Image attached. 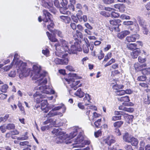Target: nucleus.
<instances>
[{
    "mask_svg": "<svg viewBox=\"0 0 150 150\" xmlns=\"http://www.w3.org/2000/svg\"><path fill=\"white\" fill-rule=\"evenodd\" d=\"M32 76L33 79L36 80V83L38 85L42 86H38L37 88L42 92L46 93H53L54 91L52 88L50 86H45L47 82V79L45 77L47 73L45 71H41V67L38 64L34 65L33 67Z\"/></svg>",
    "mask_w": 150,
    "mask_h": 150,
    "instance_id": "1",
    "label": "nucleus"
},
{
    "mask_svg": "<svg viewBox=\"0 0 150 150\" xmlns=\"http://www.w3.org/2000/svg\"><path fill=\"white\" fill-rule=\"evenodd\" d=\"M12 62L14 64L15 62L14 65L18 68L17 69L20 79H23L24 77H26L29 75L31 71L30 69L27 67L26 63L19 60L17 54H15Z\"/></svg>",
    "mask_w": 150,
    "mask_h": 150,
    "instance_id": "2",
    "label": "nucleus"
},
{
    "mask_svg": "<svg viewBox=\"0 0 150 150\" xmlns=\"http://www.w3.org/2000/svg\"><path fill=\"white\" fill-rule=\"evenodd\" d=\"M52 133L54 137H57L55 141L57 144L66 142L67 140H69L68 135L59 128H54L52 131Z\"/></svg>",
    "mask_w": 150,
    "mask_h": 150,
    "instance_id": "3",
    "label": "nucleus"
},
{
    "mask_svg": "<svg viewBox=\"0 0 150 150\" xmlns=\"http://www.w3.org/2000/svg\"><path fill=\"white\" fill-rule=\"evenodd\" d=\"M60 41V43H56L54 46L57 51H58V52L61 53V57L63 56V52L68 50V43L63 39H61Z\"/></svg>",
    "mask_w": 150,
    "mask_h": 150,
    "instance_id": "4",
    "label": "nucleus"
},
{
    "mask_svg": "<svg viewBox=\"0 0 150 150\" xmlns=\"http://www.w3.org/2000/svg\"><path fill=\"white\" fill-rule=\"evenodd\" d=\"M43 13L46 18L43 19L42 21L45 23V25H47L48 29L52 32V29L54 28V25L53 21L50 19L51 15L46 10H43Z\"/></svg>",
    "mask_w": 150,
    "mask_h": 150,
    "instance_id": "5",
    "label": "nucleus"
},
{
    "mask_svg": "<svg viewBox=\"0 0 150 150\" xmlns=\"http://www.w3.org/2000/svg\"><path fill=\"white\" fill-rule=\"evenodd\" d=\"M42 86L41 85H38V86H37L35 88V89L37 90H39L41 93H40L39 92V91H37L36 93H34L33 95V98L37 103H40V102H42V101L44 100H43L42 99L43 98H46V95L45 94H53L54 93V92L53 93H49L47 94L46 93H44L43 92H41L40 90H39V88H37L39 86Z\"/></svg>",
    "mask_w": 150,
    "mask_h": 150,
    "instance_id": "6",
    "label": "nucleus"
},
{
    "mask_svg": "<svg viewBox=\"0 0 150 150\" xmlns=\"http://www.w3.org/2000/svg\"><path fill=\"white\" fill-rule=\"evenodd\" d=\"M69 86L74 90H76L78 88L81 86L80 81L71 77L69 79H65Z\"/></svg>",
    "mask_w": 150,
    "mask_h": 150,
    "instance_id": "7",
    "label": "nucleus"
},
{
    "mask_svg": "<svg viewBox=\"0 0 150 150\" xmlns=\"http://www.w3.org/2000/svg\"><path fill=\"white\" fill-rule=\"evenodd\" d=\"M48 123H50L49 125H45L41 127V129L42 131H45L46 130H48L53 126H56V125H55L56 122L53 119L51 118L43 122L44 125H47Z\"/></svg>",
    "mask_w": 150,
    "mask_h": 150,
    "instance_id": "8",
    "label": "nucleus"
},
{
    "mask_svg": "<svg viewBox=\"0 0 150 150\" xmlns=\"http://www.w3.org/2000/svg\"><path fill=\"white\" fill-rule=\"evenodd\" d=\"M40 1L43 6L47 8L51 12L54 13V10L52 8L53 4L52 0H46V1L45 0H40Z\"/></svg>",
    "mask_w": 150,
    "mask_h": 150,
    "instance_id": "9",
    "label": "nucleus"
},
{
    "mask_svg": "<svg viewBox=\"0 0 150 150\" xmlns=\"http://www.w3.org/2000/svg\"><path fill=\"white\" fill-rule=\"evenodd\" d=\"M41 108L44 112H47L49 110L54 107L53 105H49L46 100H44L41 102Z\"/></svg>",
    "mask_w": 150,
    "mask_h": 150,
    "instance_id": "10",
    "label": "nucleus"
},
{
    "mask_svg": "<svg viewBox=\"0 0 150 150\" xmlns=\"http://www.w3.org/2000/svg\"><path fill=\"white\" fill-rule=\"evenodd\" d=\"M73 131L72 132L69 136V139L70 138L74 137L77 134V133H79V135H83V131L81 128L79 127H76L73 128Z\"/></svg>",
    "mask_w": 150,
    "mask_h": 150,
    "instance_id": "11",
    "label": "nucleus"
},
{
    "mask_svg": "<svg viewBox=\"0 0 150 150\" xmlns=\"http://www.w3.org/2000/svg\"><path fill=\"white\" fill-rule=\"evenodd\" d=\"M84 139L83 136L82 135H78L76 138L73 139L74 143L73 147H79L80 144L83 143Z\"/></svg>",
    "mask_w": 150,
    "mask_h": 150,
    "instance_id": "12",
    "label": "nucleus"
},
{
    "mask_svg": "<svg viewBox=\"0 0 150 150\" xmlns=\"http://www.w3.org/2000/svg\"><path fill=\"white\" fill-rule=\"evenodd\" d=\"M103 141L105 144H107L108 145H109V150H112V149L110 146L112 143L115 142V140L113 137L112 136H108L106 138L104 139Z\"/></svg>",
    "mask_w": 150,
    "mask_h": 150,
    "instance_id": "13",
    "label": "nucleus"
},
{
    "mask_svg": "<svg viewBox=\"0 0 150 150\" xmlns=\"http://www.w3.org/2000/svg\"><path fill=\"white\" fill-rule=\"evenodd\" d=\"M85 105H89V104H85ZM87 110L85 111V113L86 115L89 117V115L91 113H92L91 110H96V108L93 105H89L86 108Z\"/></svg>",
    "mask_w": 150,
    "mask_h": 150,
    "instance_id": "14",
    "label": "nucleus"
},
{
    "mask_svg": "<svg viewBox=\"0 0 150 150\" xmlns=\"http://www.w3.org/2000/svg\"><path fill=\"white\" fill-rule=\"evenodd\" d=\"M139 36L138 35H134L127 36L126 38V40L128 42H134L137 39H138Z\"/></svg>",
    "mask_w": 150,
    "mask_h": 150,
    "instance_id": "15",
    "label": "nucleus"
},
{
    "mask_svg": "<svg viewBox=\"0 0 150 150\" xmlns=\"http://www.w3.org/2000/svg\"><path fill=\"white\" fill-rule=\"evenodd\" d=\"M130 33V32L128 30L123 31L117 34V37L120 39H122L126 36L129 35Z\"/></svg>",
    "mask_w": 150,
    "mask_h": 150,
    "instance_id": "16",
    "label": "nucleus"
},
{
    "mask_svg": "<svg viewBox=\"0 0 150 150\" xmlns=\"http://www.w3.org/2000/svg\"><path fill=\"white\" fill-rule=\"evenodd\" d=\"M146 64H144L140 65L139 63H135L134 64V69L136 71H142V69L146 67Z\"/></svg>",
    "mask_w": 150,
    "mask_h": 150,
    "instance_id": "17",
    "label": "nucleus"
},
{
    "mask_svg": "<svg viewBox=\"0 0 150 150\" xmlns=\"http://www.w3.org/2000/svg\"><path fill=\"white\" fill-rule=\"evenodd\" d=\"M114 7L119 9V11L122 13L124 12L125 10V6L123 4H117L114 5Z\"/></svg>",
    "mask_w": 150,
    "mask_h": 150,
    "instance_id": "18",
    "label": "nucleus"
},
{
    "mask_svg": "<svg viewBox=\"0 0 150 150\" xmlns=\"http://www.w3.org/2000/svg\"><path fill=\"white\" fill-rule=\"evenodd\" d=\"M133 137L129 135L127 132H125L124 134L123 135V140L125 142L130 143Z\"/></svg>",
    "mask_w": 150,
    "mask_h": 150,
    "instance_id": "19",
    "label": "nucleus"
},
{
    "mask_svg": "<svg viewBox=\"0 0 150 150\" xmlns=\"http://www.w3.org/2000/svg\"><path fill=\"white\" fill-rule=\"evenodd\" d=\"M57 115H59L60 116H62L63 115L60 112H58L52 109L47 114V116L48 117H51Z\"/></svg>",
    "mask_w": 150,
    "mask_h": 150,
    "instance_id": "20",
    "label": "nucleus"
},
{
    "mask_svg": "<svg viewBox=\"0 0 150 150\" xmlns=\"http://www.w3.org/2000/svg\"><path fill=\"white\" fill-rule=\"evenodd\" d=\"M124 117V118L126 120V121H127L128 123H130V122H131L133 118V116L132 115H129L127 114L122 113L121 114Z\"/></svg>",
    "mask_w": 150,
    "mask_h": 150,
    "instance_id": "21",
    "label": "nucleus"
},
{
    "mask_svg": "<svg viewBox=\"0 0 150 150\" xmlns=\"http://www.w3.org/2000/svg\"><path fill=\"white\" fill-rule=\"evenodd\" d=\"M77 47L74 45H72L70 49L68 47V50L66 51V52H67L70 54H74L76 52V51L77 50Z\"/></svg>",
    "mask_w": 150,
    "mask_h": 150,
    "instance_id": "22",
    "label": "nucleus"
},
{
    "mask_svg": "<svg viewBox=\"0 0 150 150\" xmlns=\"http://www.w3.org/2000/svg\"><path fill=\"white\" fill-rule=\"evenodd\" d=\"M140 53V50L139 49L134 50L131 53V55L132 58H137Z\"/></svg>",
    "mask_w": 150,
    "mask_h": 150,
    "instance_id": "23",
    "label": "nucleus"
},
{
    "mask_svg": "<svg viewBox=\"0 0 150 150\" xmlns=\"http://www.w3.org/2000/svg\"><path fill=\"white\" fill-rule=\"evenodd\" d=\"M59 18L61 21L66 23H69L71 20L70 18L68 16H59Z\"/></svg>",
    "mask_w": 150,
    "mask_h": 150,
    "instance_id": "24",
    "label": "nucleus"
},
{
    "mask_svg": "<svg viewBox=\"0 0 150 150\" xmlns=\"http://www.w3.org/2000/svg\"><path fill=\"white\" fill-rule=\"evenodd\" d=\"M74 95L80 98H81L84 96V93L81 91V88H79L74 93Z\"/></svg>",
    "mask_w": 150,
    "mask_h": 150,
    "instance_id": "25",
    "label": "nucleus"
},
{
    "mask_svg": "<svg viewBox=\"0 0 150 150\" xmlns=\"http://www.w3.org/2000/svg\"><path fill=\"white\" fill-rule=\"evenodd\" d=\"M121 22V21L120 19H114L110 21V24L113 26H117L118 27L119 24Z\"/></svg>",
    "mask_w": 150,
    "mask_h": 150,
    "instance_id": "26",
    "label": "nucleus"
},
{
    "mask_svg": "<svg viewBox=\"0 0 150 150\" xmlns=\"http://www.w3.org/2000/svg\"><path fill=\"white\" fill-rule=\"evenodd\" d=\"M119 109L120 110L129 112H132L134 110V108H127L122 106H120Z\"/></svg>",
    "mask_w": 150,
    "mask_h": 150,
    "instance_id": "27",
    "label": "nucleus"
},
{
    "mask_svg": "<svg viewBox=\"0 0 150 150\" xmlns=\"http://www.w3.org/2000/svg\"><path fill=\"white\" fill-rule=\"evenodd\" d=\"M46 34L49 39L51 41L55 42L57 41V39H56L54 36H52L49 32H46Z\"/></svg>",
    "mask_w": 150,
    "mask_h": 150,
    "instance_id": "28",
    "label": "nucleus"
},
{
    "mask_svg": "<svg viewBox=\"0 0 150 150\" xmlns=\"http://www.w3.org/2000/svg\"><path fill=\"white\" fill-rule=\"evenodd\" d=\"M137 45L135 43H129L127 44V48L129 50H132L137 49Z\"/></svg>",
    "mask_w": 150,
    "mask_h": 150,
    "instance_id": "29",
    "label": "nucleus"
},
{
    "mask_svg": "<svg viewBox=\"0 0 150 150\" xmlns=\"http://www.w3.org/2000/svg\"><path fill=\"white\" fill-rule=\"evenodd\" d=\"M143 68L142 70V73L144 75H148L150 74V68Z\"/></svg>",
    "mask_w": 150,
    "mask_h": 150,
    "instance_id": "30",
    "label": "nucleus"
},
{
    "mask_svg": "<svg viewBox=\"0 0 150 150\" xmlns=\"http://www.w3.org/2000/svg\"><path fill=\"white\" fill-rule=\"evenodd\" d=\"M61 108H62L63 109V112L64 113L65 111L66 108L65 106L63 104H61L60 106L56 107L53 109L54 110L56 111V110H58Z\"/></svg>",
    "mask_w": 150,
    "mask_h": 150,
    "instance_id": "31",
    "label": "nucleus"
},
{
    "mask_svg": "<svg viewBox=\"0 0 150 150\" xmlns=\"http://www.w3.org/2000/svg\"><path fill=\"white\" fill-rule=\"evenodd\" d=\"M121 102H128L130 101V99L129 97L128 96H123L119 98L118 99Z\"/></svg>",
    "mask_w": 150,
    "mask_h": 150,
    "instance_id": "32",
    "label": "nucleus"
},
{
    "mask_svg": "<svg viewBox=\"0 0 150 150\" xmlns=\"http://www.w3.org/2000/svg\"><path fill=\"white\" fill-rule=\"evenodd\" d=\"M123 123V121H119L114 122L113 124V126L115 128H118L120 127Z\"/></svg>",
    "mask_w": 150,
    "mask_h": 150,
    "instance_id": "33",
    "label": "nucleus"
},
{
    "mask_svg": "<svg viewBox=\"0 0 150 150\" xmlns=\"http://www.w3.org/2000/svg\"><path fill=\"white\" fill-rule=\"evenodd\" d=\"M144 101L145 104H149L150 103V100L148 95H145L143 97Z\"/></svg>",
    "mask_w": 150,
    "mask_h": 150,
    "instance_id": "34",
    "label": "nucleus"
},
{
    "mask_svg": "<svg viewBox=\"0 0 150 150\" xmlns=\"http://www.w3.org/2000/svg\"><path fill=\"white\" fill-rule=\"evenodd\" d=\"M91 99V96L88 94L86 93L84 97L83 98V100L86 103L88 102L90 103Z\"/></svg>",
    "mask_w": 150,
    "mask_h": 150,
    "instance_id": "35",
    "label": "nucleus"
},
{
    "mask_svg": "<svg viewBox=\"0 0 150 150\" xmlns=\"http://www.w3.org/2000/svg\"><path fill=\"white\" fill-rule=\"evenodd\" d=\"M130 143L132 146L136 147L138 145V141L137 139L133 137Z\"/></svg>",
    "mask_w": 150,
    "mask_h": 150,
    "instance_id": "36",
    "label": "nucleus"
},
{
    "mask_svg": "<svg viewBox=\"0 0 150 150\" xmlns=\"http://www.w3.org/2000/svg\"><path fill=\"white\" fill-rule=\"evenodd\" d=\"M52 32L54 34H57L58 36L61 38H63V35L62 32L59 30H54Z\"/></svg>",
    "mask_w": 150,
    "mask_h": 150,
    "instance_id": "37",
    "label": "nucleus"
},
{
    "mask_svg": "<svg viewBox=\"0 0 150 150\" xmlns=\"http://www.w3.org/2000/svg\"><path fill=\"white\" fill-rule=\"evenodd\" d=\"M27 132H25V134L24 135H22L21 137H17V139L18 140H27L28 138V136H27Z\"/></svg>",
    "mask_w": 150,
    "mask_h": 150,
    "instance_id": "38",
    "label": "nucleus"
},
{
    "mask_svg": "<svg viewBox=\"0 0 150 150\" xmlns=\"http://www.w3.org/2000/svg\"><path fill=\"white\" fill-rule=\"evenodd\" d=\"M8 88V86L6 84H4L0 88V90L3 92L5 93L7 91Z\"/></svg>",
    "mask_w": 150,
    "mask_h": 150,
    "instance_id": "39",
    "label": "nucleus"
},
{
    "mask_svg": "<svg viewBox=\"0 0 150 150\" xmlns=\"http://www.w3.org/2000/svg\"><path fill=\"white\" fill-rule=\"evenodd\" d=\"M90 141L89 140H85L84 139L83 140V142L80 144L79 146L80 147H83L85 145H88L90 143Z\"/></svg>",
    "mask_w": 150,
    "mask_h": 150,
    "instance_id": "40",
    "label": "nucleus"
},
{
    "mask_svg": "<svg viewBox=\"0 0 150 150\" xmlns=\"http://www.w3.org/2000/svg\"><path fill=\"white\" fill-rule=\"evenodd\" d=\"M112 57V53L109 52L105 56L103 62H107Z\"/></svg>",
    "mask_w": 150,
    "mask_h": 150,
    "instance_id": "41",
    "label": "nucleus"
},
{
    "mask_svg": "<svg viewBox=\"0 0 150 150\" xmlns=\"http://www.w3.org/2000/svg\"><path fill=\"white\" fill-rule=\"evenodd\" d=\"M15 125L13 124L9 123L6 126V128L8 129H14Z\"/></svg>",
    "mask_w": 150,
    "mask_h": 150,
    "instance_id": "42",
    "label": "nucleus"
},
{
    "mask_svg": "<svg viewBox=\"0 0 150 150\" xmlns=\"http://www.w3.org/2000/svg\"><path fill=\"white\" fill-rule=\"evenodd\" d=\"M123 86L121 85H118L117 84H115L113 86V88L115 90H117L120 89H122L123 88Z\"/></svg>",
    "mask_w": 150,
    "mask_h": 150,
    "instance_id": "43",
    "label": "nucleus"
},
{
    "mask_svg": "<svg viewBox=\"0 0 150 150\" xmlns=\"http://www.w3.org/2000/svg\"><path fill=\"white\" fill-rule=\"evenodd\" d=\"M117 95L121 96L124 95L125 94V90H121L117 91L115 92Z\"/></svg>",
    "mask_w": 150,
    "mask_h": 150,
    "instance_id": "44",
    "label": "nucleus"
},
{
    "mask_svg": "<svg viewBox=\"0 0 150 150\" xmlns=\"http://www.w3.org/2000/svg\"><path fill=\"white\" fill-rule=\"evenodd\" d=\"M62 64H67L68 62V59L67 57H63L61 59Z\"/></svg>",
    "mask_w": 150,
    "mask_h": 150,
    "instance_id": "45",
    "label": "nucleus"
},
{
    "mask_svg": "<svg viewBox=\"0 0 150 150\" xmlns=\"http://www.w3.org/2000/svg\"><path fill=\"white\" fill-rule=\"evenodd\" d=\"M146 79V77L145 76H138L137 80L139 81H144Z\"/></svg>",
    "mask_w": 150,
    "mask_h": 150,
    "instance_id": "46",
    "label": "nucleus"
},
{
    "mask_svg": "<svg viewBox=\"0 0 150 150\" xmlns=\"http://www.w3.org/2000/svg\"><path fill=\"white\" fill-rule=\"evenodd\" d=\"M42 53L46 56H48L50 54V51L49 49H45V50H43L42 51Z\"/></svg>",
    "mask_w": 150,
    "mask_h": 150,
    "instance_id": "47",
    "label": "nucleus"
},
{
    "mask_svg": "<svg viewBox=\"0 0 150 150\" xmlns=\"http://www.w3.org/2000/svg\"><path fill=\"white\" fill-rule=\"evenodd\" d=\"M14 64L13 62H12L10 65L5 66L3 68L4 70L6 71H8L12 68Z\"/></svg>",
    "mask_w": 150,
    "mask_h": 150,
    "instance_id": "48",
    "label": "nucleus"
},
{
    "mask_svg": "<svg viewBox=\"0 0 150 150\" xmlns=\"http://www.w3.org/2000/svg\"><path fill=\"white\" fill-rule=\"evenodd\" d=\"M120 18L122 20H129L130 18V17L129 16L124 14L121 15L120 16Z\"/></svg>",
    "mask_w": 150,
    "mask_h": 150,
    "instance_id": "49",
    "label": "nucleus"
},
{
    "mask_svg": "<svg viewBox=\"0 0 150 150\" xmlns=\"http://www.w3.org/2000/svg\"><path fill=\"white\" fill-rule=\"evenodd\" d=\"M101 124V119H99L95 121L94 122V125L96 127H100Z\"/></svg>",
    "mask_w": 150,
    "mask_h": 150,
    "instance_id": "50",
    "label": "nucleus"
},
{
    "mask_svg": "<svg viewBox=\"0 0 150 150\" xmlns=\"http://www.w3.org/2000/svg\"><path fill=\"white\" fill-rule=\"evenodd\" d=\"M90 46L84 45L83 46V50L84 53H88L89 52L88 47Z\"/></svg>",
    "mask_w": 150,
    "mask_h": 150,
    "instance_id": "51",
    "label": "nucleus"
},
{
    "mask_svg": "<svg viewBox=\"0 0 150 150\" xmlns=\"http://www.w3.org/2000/svg\"><path fill=\"white\" fill-rule=\"evenodd\" d=\"M111 17L114 18H117L120 16V15L119 13H116L115 12H112L111 13Z\"/></svg>",
    "mask_w": 150,
    "mask_h": 150,
    "instance_id": "52",
    "label": "nucleus"
},
{
    "mask_svg": "<svg viewBox=\"0 0 150 150\" xmlns=\"http://www.w3.org/2000/svg\"><path fill=\"white\" fill-rule=\"evenodd\" d=\"M115 62V59H112L109 62H108L105 65L104 67H106L108 66H109L113 63H114Z\"/></svg>",
    "mask_w": 150,
    "mask_h": 150,
    "instance_id": "53",
    "label": "nucleus"
},
{
    "mask_svg": "<svg viewBox=\"0 0 150 150\" xmlns=\"http://www.w3.org/2000/svg\"><path fill=\"white\" fill-rule=\"evenodd\" d=\"M139 21L140 25H141L143 28L144 27H145L146 25L145 23L144 22V21L143 19L139 18Z\"/></svg>",
    "mask_w": 150,
    "mask_h": 150,
    "instance_id": "54",
    "label": "nucleus"
},
{
    "mask_svg": "<svg viewBox=\"0 0 150 150\" xmlns=\"http://www.w3.org/2000/svg\"><path fill=\"white\" fill-rule=\"evenodd\" d=\"M8 95L7 94L3 93L0 94V99L2 100H4L7 98Z\"/></svg>",
    "mask_w": 150,
    "mask_h": 150,
    "instance_id": "55",
    "label": "nucleus"
},
{
    "mask_svg": "<svg viewBox=\"0 0 150 150\" xmlns=\"http://www.w3.org/2000/svg\"><path fill=\"white\" fill-rule=\"evenodd\" d=\"M133 22L131 21H124L123 24L125 25H132L133 24Z\"/></svg>",
    "mask_w": 150,
    "mask_h": 150,
    "instance_id": "56",
    "label": "nucleus"
},
{
    "mask_svg": "<svg viewBox=\"0 0 150 150\" xmlns=\"http://www.w3.org/2000/svg\"><path fill=\"white\" fill-rule=\"evenodd\" d=\"M100 14L103 16L105 17H109L110 16V14L104 11H102L100 12Z\"/></svg>",
    "mask_w": 150,
    "mask_h": 150,
    "instance_id": "57",
    "label": "nucleus"
},
{
    "mask_svg": "<svg viewBox=\"0 0 150 150\" xmlns=\"http://www.w3.org/2000/svg\"><path fill=\"white\" fill-rule=\"evenodd\" d=\"M60 11L61 13L64 14H68L70 12L69 11L64 10V8H61L60 9Z\"/></svg>",
    "mask_w": 150,
    "mask_h": 150,
    "instance_id": "58",
    "label": "nucleus"
},
{
    "mask_svg": "<svg viewBox=\"0 0 150 150\" xmlns=\"http://www.w3.org/2000/svg\"><path fill=\"white\" fill-rule=\"evenodd\" d=\"M103 2L106 4H110L114 3V0H103Z\"/></svg>",
    "mask_w": 150,
    "mask_h": 150,
    "instance_id": "59",
    "label": "nucleus"
},
{
    "mask_svg": "<svg viewBox=\"0 0 150 150\" xmlns=\"http://www.w3.org/2000/svg\"><path fill=\"white\" fill-rule=\"evenodd\" d=\"M54 62L57 64H62V62L61 61V59H60L57 58H56L55 59Z\"/></svg>",
    "mask_w": 150,
    "mask_h": 150,
    "instance_id": "60",
    "label": "nucleus"
},
{
    "mask_svg": "<svg viewBox=\"0 0 150 150\" xmlns=\"http://www.w3.org/2000/svg\"><path fill=\"white\" fill-rule=\"evenodd\" d=\"M121 119V116H113L112 117V120L113 121H116Z\"/></svg>",
    "mask_w": 150,
    "mask_h": 150,
    "instance_id": "61",
    "label": "nucleus"
},
{
    "mask_svg": "<svg viewBox=\"0 0 150 150\" xmlns=\"http://www.w3.org/2000/svg\"><path fill=\"white\" fill-rule=\"evenodd\" d=\"M101 135V132L100 130H99L97 132H95L94 135L96 137H98L100 136Z\"/></svg>",
    "mask_w": 150,
    "mask_h": 150,
    "instance_id": "62",
    "label": "nucleus"
},
{
    "mask_svg": "<svg viewBox=\"0 0 150 150\" xmlns=\"http://www.w3.org/2000/svg\"><path fill=\"white\" fill-rule=\"evenodd\" d=\"M16 75V72L15 71H11L9 74V76L11 77H14Z\"/></svg>",
    "mask_w": 150,
    "mask_h": 150,
    "instance_id": "63",
    "label": "nucleus"
},
{
    "mask_svg": "<svg viewBox=\"0 0 150 150\" xmlns=\"http://www.w3.org/2000/svg\"><path fill=\"white\" fill-rule=\"evenodd\" d=\"M61 3L63 6H66L68 3V0H62V1Z\"/></svg>",
    "mask_w": 150,
    "mask_h": 150,
    "instance_id": "64",
    "label": "nucleus"
}]
</instances>
